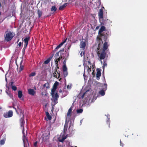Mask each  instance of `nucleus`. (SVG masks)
I'll return each instance as SVG.
<instances>
[{
	"label": "nucleus",
	"instance_id": "obj_1",
	"mask_svg": "<svg viewBox=\"0 0 147 147\" xmlns=\"http://www.w3.org/2000/svg\"><path fill=\"white\" fill-rule=\"evenodd\" d=\"M109 32L107 30L105 26H102L99 30L98 34L99 35V40H101L102 43V40L105 41L109 37Z\"/></svg>",
	"mask_w": 147,
	"mask_h": 147
},
{
	"label": "nucleus",
	"instance_id": "obj_2",
	"mask_svg": "<svg viewBox=\"0 0 147 147\" xmlns=\"http://www.w3.org/2000/svg\"><path fill=\"white\" fill-rule=\"evenodd\" d=\"M98 14L100 19V21L101 23V24L103 25H106L107 22L109 21L108 19L105 20L103 19V10L102 9H100Z\"/></svg>",
	"mask_w": 147,
	"mask_h": 147
},
{
	"label": "nucleus",
	"instance_id": "obj_3",
	"mask_svg": "<svg viewBox=\"0 0 147 147\" xmlns=\"http://www.w3.org/2000/svg\"><path fill=\"white\" fill-rule=\"evenodd\" d=\"M99 45L100 44H99V46L97 48V49L98 50L97 54L100 59H103L106 56V53L105 51L100 50Z\"/></svg>",
	"mask_w": 147,
	"mask_h": 147
},
{
	"label": "nucleus",
	"instance_id": "obj_4",
	"mask_svg": "<svg viewBox=\"0 0 147 147\" xmlns=\"http://www.w3.org/2000/svg\"><path fill=\"white\" fill-rule=\"evenodd\" d=\"M5 39L7 41L11 40L13 38V36L10 31H6L5 32Z\"/></svg>",
	"mask_w": 147,
	"mask_h": 147
},
{
	"label": "nucleus",
	"instance_id": "obj_5",
	"mask_svg": "<svg viewBox=\"0 0 147 147\" xmlns=\"http://www.w3.org/2000/svg\"><path fill=\"white\" fill-rule=\"evenodd\" d=\"M23 136L22 140L23 142L24 147H29V145L28 140L27 138L25 136V134L23 130L22 131Z\"/></svg>",
	"mask_w": 147,
	"mask_h": 147
},
{
	"label": "nucleus",
	"instance_id": "obj_6",
	"mask_svg": "<svg viewBox=\"0 0 147 147\" xmlns=\"http://www.w3.org/2000/svg\"><path fill=\"white\" fill-rule=\"evenodd\" d=\"M105 41V42L103 44V46L102 49H100V50L104 51H108L109 50V49L108 48V47L109 46V45L108 42Z\"/></svg>",
	"mask_w": 147,
	"mask_h": 147
},
{
	"label": "nucleus",
	"instance_id": "obj_7",
	"mask_svg": "<svg viewBox=\"0 0 147 147\" xmlns=\"http://www.w3.org/2000/svg\"><path fill=\"white\" fill-rule=\"evenodd\" d=\"M104 87L105 88L101 89L99 92V94L101 96H103L105 94V91L107 88V84H104Z\"/></svg>",
	"mask_w": 147,
	"mask_h": 147
},
{
	"label": "nucleus",
	"instance_id": "obj_8",
	"mask_svg": "<svg viewBox=\"0 0 147 147\" xmlns=\"http://www.w3.org/2000/svg\"><path fill=\"white\" fill-rule=\"evenodd\" d=\"M55 92L51 91V95L53 99H55V100H57L59 98V96L57 93L56 92L55 94Z\"/></svg>",
	"mask_w": 147,
	"mask_h": 147
},
{
	"label": "nucleus",
	"instance_id": "obj_9",
	"mask_svg": "<svg viewBox=\"0 0 147 147\" xmlns=\"http://www.w3.org/2000/svg\"><path fill=\"white\" fill-rule=\"evenodd\" d=\"M13 111L11 110H9L7 113H4L3 115L5 118L10 117L13 116Z\"/></svg>",
	"mask_w": 147,
	"mask_h": 147
},
{
	"label": "nucleus",
	"instance_id": "obj_10",
	"mask_svg": "<svg viewBox=\"0 0 147 147\" xmlns=\"http://www.w3.org/2000/svg\"><path fill=\"white\" fill-rule=\"evenodd\" d=\"M30 37H26L24 39V49H26L28 45V42L29 40H30Z\"/></svg>",
	"mask_w": 147,
	"mask_h": 147
},
{
	"label": "nucleus",
	"instance_id": "obj_11",
	"mask_svg": "<svg viewBox=\"0 0 147 147\" xmlns=\"http://www.w3.org/2000/svg\"><path fill=\"white\" fill-rule=\"evenodd\" d=\"M20 126L22 127H23V129H24V123L25 122L24 120V115H22V117H21V119L20 120Z\"/></svg>",
	"mask_w": 147,
	"mask_h": 147
},
{
	"label": "nucleus",
	"instance_id": "obj_12",
	"mask_svg": "<svg viewBox=\"0 0 147 147\" xmlns=\"http://www.w3.org/2000/svg\"><path fill=\"white\" fill-rule=\"evenodd\" d=\"M59 84V82H55L53 85V88L51 89V91H55L56 90L57 88V86Z\"/></svg>",
	"mask_w": 147,
	"mask_h": 147
},
{
	"label": "nucleus",
	"instance_id": "obj_13",
	"mask_svg": "<svg viewBox=\"0 0 147 147\" xmlns=\"http://www.w3.org/2000/svg\"><path fill=\"white\" fill-rule=\"evenodd\" d=\"M86 46V43L85 41H82L80 42V47L82 49L84 50Z\"/></svg>",
	"mask_w": 147,
	"mask_h": 147
},
{
	"label": "nucleus",
	"instance_id": "obj_14",
	"mask_svg": "<svg viewBox=\"0 0 147 147\" xmlns=\"http://www.w3.org/2000/svg\"><path fill=\"white\" fill-rule=\"evenodd\" d=\"M97 70L96 74V77L97 80H99V78L101 76V69L99 70L98 69Z\"/></svg>",
	"mask_w": 147,
	"mask_h": 147
},
{
	"label": "nucleus",
	"instance_id": "obj_15",
	"mask_svg": "<svg viewBox=\"0 0 147 147\" xmlns=\"http://www.w3.org/2000/svg\"><path fill=\"white\" fill-rule=\"evenodd\" d=\"M28 91L29 94L32 96L34 95L36 92L33 89L30 88L28 89Z\"/></svg>",
	"mask_w": 147,
	"mask_h": 147
},
{
	"label": "nucleus",
	"instance_id": "obj_16",
	"mask_svg": "<svg viewBox=\"0 0 147 147\" xmlns=\"http://www.w3.org/2000/svg\"><path fill=\"white\" fill-rule=\"evenodd\" d=\"M53 54L52 56L50 57H49L48 59L46 61H45L44 63V64H48L50 62L51 60V59L52 58H53Z\"/></svg>",
	"mask_w": 147,
	"mask_h": 147
},
{
	"label": "nucleus",
	"instance_id": "obj_17",
	"mask_svg": "<svg viewBox=\"0 0 147 147\" xmlns=\"http://www.w3.org/2000/svg\"><path fill=\"white\" fill-rule=\"evenodd\" d=\"M66 54V53H61L60 55L59 56V58H56L57 59H56V60H57V61H60L61 59L64 57V55Z\"/></svg>",
	"mask_w": 147,
	"mask_h": 147
},
{
	"label": "nucleus",
	"instance_id": "obj_18",
	"mask_svg": "<svg viewBox=\"0 0 147 147\" xmlns=\"http://www.w3.org/2000/svg\"><path fill=\"white\" fill-rule=\"evenodd\" d=\"M23 96V95L22 91L21 90H19L18 92V97L20 98H21Z\"/></svg>",
	"mask_w": 147,
	"mask_h": 147
},
{
	"label": "nucleus",
	"instance_id": "obj_19",
	"mask_svg": "<svg viewBox=\"0 0 147 147\" xmlns=\"http://www.w3.org/2000/svg\"><path fill=\"white\" fill-rule=\"evenodd\" d=\"M67 3H65L64 5L61 6H60L59 8V10H63V9L65 7L67 6Z\"/></svg>",
	"mask_w": 147,
	"mask_h": 147
},
{
	"label": "nucleus",
	"instance_id": "obj_20",
	"mask_svg": "<svg viewBox=\"0 0 147 147\" xmlns=\"http://www.w3.org/2000/svg\"><path fill=\"white\" fill-rule=\"evenodd\" d=\"M72 112V107H71L69 109L67 113V116H71V112Z\"/></svg>",
	"mask_w": 147,
	"mask_h": 147
},
{
	"label": "nucleus",
	"instance_id": "obj_21",
	"mask_svg": "<svg viewBox=\"0 0 147 147\" xmlns=\"http://www.w3.org/2000/svg\"><path fill=\"white\" fill-rule=\"evenodd\" d=\"M64 49H62L61 50H60L55 55V56L56 57V58L58 57L59 56V53H62V52H64Z\"/></svg>",
	"mask_w": 147,
	"mask_h": 147
},
{
	"label": "nucleus",
	"instance_id": "obj_22",
	"mask_svg": "<svg viewBox=\"0 0 147 147\" xmlns=\"http://www.w3.org/2000/svg\"><path fill=\"white\" fill-rule=\"evenodd\" d=\"M43 87L45 88V87H46V88L47 89L49 88V84L48 82H47L43 86Z\"/></svg>",
	"mask_w": 147,
	"mask_h": 147
},
{
	"label": "nucleus",
	"instance_id": "obj_23",
	"mask_svg": "<svg viewBox=\"0 0 147 147\" xmlns=\"http://www.w3.org/2000/svg\"><path fill=\"white\" fill-rule=\"evenodd\" d=\"M37 13L38 15V17L39 18L42 15V12L40 10L38 9V10Z\"/></svg>",
	"mask_w": 147,
	"mask_h": 147
},
{
	"label": "nucleus",
	"instance_id": "obj_24",
	"mask_svg": "<svg viewBox=\"0 0 147 147\" xmlns=\"http://www.w3.org/2000/svg\"><path fill=\"white\" fill-rule=\"evenodd\" d=\"M85 93L86 92L84 93L83 94H82L80 93L78 95L79 98H81L82 99L83 98Z\"/></svg>",
	"mask_w": 147,
	"mask_h": 147
},
{
	"label": "nucleus",
	"instance_id": "obj_25",
	"mask_svg": "<svg viewBox=\"0 0 147 147\" xmlns=\"http://www.w3.org/2000/svg\"><path fill=\"white\" fill-rule=\"evenodd\" d=\"M57 8L55 7V6L54 5L53 6L51 9V11H54V12H55L57 10Z\"/></svg>",
	"mask_w": 147,
	"mask_h": 147
},
{
	"label": "nucleus",
	"instance_id": "obj_26",
	"mask_svg": "<svg viewBox=\"0 0 147 147\" xmlns=\"http://www.w3.org/2000/svg\"><path fill=\"white\" fill-rule=\"evenodd\" d=\"M67 136H65L63 137L62 138L59 140V141L60 142H63L67 138Z\"/></svg>",
	"mask_w": 147,
	"mask_h": 147
},
{
	"label": "nucleus",
	"instance_id": "obj_27",
	"mask_svg": "<svg viewBox=\"0 0 147 147\" xmlns=\"http://www.w3.org/2000/svg\"><path fill=\"white\" fill-rule=\"evenodd\" d=\"M36 75V73L35 72H33L31 73L29 75V77H33L35 76Z\"/></svg>",
	"mask_w": 147,
	"mask_h": 147
},
{
	"label": "nucleus",
	"instance_id": "obj_28",
	"mask_svg": "<svg viewBox=\"0 0 147 147\" xmlns=\"http://www.w3.org/2000/svg\"><path fill=\"white\" fill-rule=\"evenodd\" d=\"M76 111L78 113H82L83 111V109H77Z\"/></svg>",
	"mask_w": 147,
	"mask_h": 147
},
{
	"label": "nucleus",
	"instance_id": "obj_29",
	"mask_svg": "<svg viewBox=\"0 0 147 147\" xmlns=\"http://www.w3.org/2000/svg\"><path fill=\"white\" fill-rule=\"evenodd\" d=\"M22 61H21V62L20 63V71H22L24 69V66L22 65Z\"/></svg>",
	"mask_w": 147,
	"mask_h": 147
},
{
	"label": "nucleus",
	"instance_id": "obj_30",
	"mask_svg": "<svg viewBox=\"0 0 147 147\" xmlns=\"http://www.w3.org/2000/svg\"><path fill=\"white\" fill-rule=\"evenodd\" d=\"M63 71H65L67 70V68L66 66V65H63Z\"/></svg>",
	"mask_w": 147,
	"mask_h": 147
},
{
	"label": "nucleus",
	"instance_id": "obj_31",
	"mask_svg": "<svg viewBox=\"0 0 147 147\" xmlns=\"http://www.w3.org/2000/svg\"><path fill=\"white\" fill-rule=\"evenodd\" d=\"M67 39V38H66V39L65 40H63V41L60 43V44L59 45H60V46H62L66 42V40Z\"/></svg>",
	"mask_w": 147,
	"mask_h": 147
},
{
	"label": "nucleus",
	"instance_id": "obj_32",
	"mask_svg": "<svg viewBox=\"0 0 147 147\" xmlns=\"http://www.w3.org/2000/svg\"><path fill=\"white\" fill-rule=\"evenodd\" d=\"M11 88L14 91H16L17 89L16 87L15 86H12L11 87Z\"/></svg>",
	"mask_w": 147,
	"mask_h": 147
},
{
	"label": "nucleus",
	"instance_id": "obj_33",
	"mask_svg": "<svg viewBox=\"0 0 147 147\" xmlns=\"http://www.w3.org/2000/svg\"><path fill=\"white\" fill-rule=\"evenodd\" d=\"M57 72L56 71H55V72L53 73V77H55L56 78H57Z\"/></svg>",
	"mask_w": 147,
	"mask_h": 147
},
{
	"label": "nucleus",
	"instance_id": "obj_34",
	"mask_svg": "<svg viewBox=\"0 0 147 147\" xmlns=\"http://www.w3.org/2000/svg\"><path fill=\"white\" fill-rule=\"evenodd\" d=\"M5 143V141L3 140H2L0 141V144L1 145H3Z\"/></svg>",
	"mask_w": 147,
	"mask_h": 147
},
{
	"label": "nucleus",
	"instance_id": "obj_35",
	"mask_svg": "<svg viewBox=\"0 0 147 147\" xmlns=\"http://www.w3.org/2000/svg\"><path fill=\"white\" fill-rule=\"evenodd\" d=\"M107 123L109 125V127H110V121L108 119V120H107Z\"/></svg>",
	"mask_w": 147,
	"mask_h": 147
},
{
	"label": "nucleus",
	"instance_id": "obj_36",
	"mask_svg": "<svg viewBox=\"0 0 147 147\" xmlns=\"http://www.w3.org/2000/svg\"><path fill=\"white\" fill-rule=\"evenodd\" d=\"M107 66V63H105V62H104V63H103V71L104 72V67H105V66Z\"/></svg>",
	"mask_w": 147,
	"mask_h": 147
},
{
	"label": "nucleus",
	"instance_id": "obj_37",
	"mask_svg": "<svg viewBox=\"0 0 147 147\" xmlns=\"http://www.w3.org/2000/svg\"><path fill=\"white\" fill-rule=\"evenodd\" d=\"M80 55L81 56V57H82L83 55H84V57L85 56V51H84L83 52L82 51L81 53H80Z\"/></svg>",
	"mask_w": 147,
	"mask_h": 147
},
{
	"label": "nucleus",
	"instance_id": "obj_38",
	"mask_svg": "<svg viewBox=\"0 0 147 147\" xmlns=\"http://www.w3.org/2000/svg\"><path fill=\"white\" fill-rule=\"evenodd\" d=\"M56 67L55 68V69L56 71H57V69L59 68V67L58 66V65H55Z\"/></svg>",
	"mask_w": 147,
	"mask_h": 147
},
{
	"label": "nucleus",
	"instance_id": "obj_39",
	"mask_svg": "<svg viewBox=\"0 0 147 147\" xmlns=\"http://www.w3.org/2000/svg\"><path fill=\"white\" fill-rule=\"evenodd\" d=\"M87 67H88L87 71L88 73H89L91 71V68L90 67H89L88 66H87Z\"/></svg>",
	"mask_w": 147,
	"mask_h": 147
},
{
	"label": "nucleus",
	"instance_id": "obj_40",
	"mask_svg": "<svg viewBox=\"0 0 147 147\" xmlns=\"http://www.w3.org/2000/svg\"><path fill=\"white\" fill-rule=\"evenodd\" d=\"M61 46H60V45H59L58 46H57V47L54 50V51H56L59 48L61 47Z\"/></svg>",
	"mask_w": 147,
	"mask_h": 147
},
{
	"label": "nucleus",
	"instance_id": "obj_41",
	"mask_svg": "<svg viewBox=\"0 0 147 147\" xmlns=\"http://www.w3.org/2000/svg\"><path fill=\"white\" fill-rule=\"evenodd\" d=\"M47 117L48 119L49 120H50L51 119L52 117H51V116H50V115Z\"/></svg>",
	"mask_w": 147,
	"mask_h": 147
},
{
	"label": "nucleus",
	"instance_id": "obj_42",
	"mask_svg": "<svg viewBox=\"0 0 147 147\" xmlns=\"http://www.w3.org/2000/svg\"><path fill=\"white\" fill-rule=\"evenodd\" d=\"M13 83H14L13 82H11L10 83V84H10V86L11 87H12V86H14V85H13Z\"/></svg>",
	"mask_w": 147,
	"mask_h": 147
},
{
	"label": "nucleus",
	"instance_id": "obj_43",
	"mask_svg": "<svg viewBox=\"0 0 147 147\" xmlns=\"http://www.w3.org/2000/svg\"><path fill=\"white\" fill-rule=\"evenodd\" d=\"M55 65H58V61H57V60L55 59Z\"/></svg>",
	"mask_w": 147,
	"mask_h": 147
},
{
	"label": "nucleus",
	"instance_id": "obj_44",
	"mask_svg": "<svg viewBox=\"0 0 147 147\" xmlns=\"http://www.w3.org/2000/svg\"><path fill=\"white\" fill-rule=\"evenodd\" d=\"M37 142H34V147H36L37 146Z\"/></svg>",
	"mask_w": 147,
	"mask_h": 147
},
{
	"label": "nucleus",
	"instance_id": "obj_45",
	"mask_svg": "<svg viewBox=\"0 0 147 147\" xmlns=\"http://www.w3.org/2000/svg\"><path fill=\"white\" fill-rule=\"evenodd\" d=\"M53 100L55 104H56L58 103V102L57 101V100H55V99H53Z\"/></svg>",
	"mask_w": 147,
	"mask_h": 147
},
{
	"label": "nucleus",
	"instance_id": "obj_46",
	"mask_svg": "<svg viewBox=\"0 0 147 147\" xmlns=\"http://www.w3.org/2000/svg\"><path fill=\"white\" fill-rule=\"evenodd\" d=\"M46 115L47 116V117L50 115H49V113L47 112H46Z\"/></svg>",
	"mask_w": 147,
	"mask_h": 147
},
{
	"label": "nucleus",
	"instance_id": "obj_47",
	"mask_svg": "<svg viewBox=\"0 0 147 147\" xmlns=\"http://www.w3.org/2000/svg\"><path fill=\"white\" fill-rule=\"evenodd\" d=\"M22 45V42H20L18 43V46L19 47H20Z\"/></svg>",
	"mask_w": 147,
	"mask_h": 147
},
{
	"label": "nucleus",
	"instance_id": "obj_48",
	"mask_svg": "<svg viewBox=\"0 0 147 147\" xmlns=\"http://www.w3.org/2000/svg\"><path fill=\"white\" fill-rule=\"evenodd\" d=\"M66 61L65 60H64L63 62V65H66Z\"/></svg>",
	"mask_w": 147,
	"mask_h": 147
},
{
	"label": "nucleus",
	"instance_id": "obj_49",
	"mask_svg": "<svg viewBox=\"0 0 147 147\" xmlns=\"http://www.w3.org/2000/svg\"><path fill=\"white\" fill-rule=\"evenodd\" d=\"M20 112L21 113H22L23 115H24L22 110L20 109Z\"/></svg>",
	"mask_w": 147,
	"mask_h": 147
},
{
	"label": "nucleus",
	"instance_id": "obj_50",
	"mask_svg": "<svg viewBox=\"0 0 147 147\" xmlns=\"http://www.w3.org/2000/svg\"><path fill=\"white\" fill-rule=\"evenodd\" d=\"M57 74H58V77H57V78H59V76H60V74H59V73H58V72L57 71Z\"/></svg>",
	"mask_w": 147,
	"mask_h": 147
},
{
	"label": "nucleus",
	"instance_id": "obj_51",
	"mask_svg": "<svg viewBox=\"0 0 147 147\" xmlns=\"http://www.w3.org/2000/svg\"><path fill=\"white\" fill-rule=\"evenodd\" d=\"M25 49H24V48H23V50H22V51H25Z\"/></svg>",
	"mask_w": 147,
	"mask_h": 147
},
{
	"label": "nucleus",
	"instance_id": "obj_52",
	"mask_svg": "<svg viewBox=\"0 0 147 147\" xmlns=\"http://www.w3.org/2000/svg\"><path fill=\"white\" fill-rule=\"evenodd\" d=\"M13 108L14 109H15V110H16V108H15V107H13Z\"/></svg>",
	"mask_w": 147,
	"mask_h": 147
},
{
	"label": "nucleus",
	"instance_id": "obj_53",
	"mask_svg": "<svg viewBox=\"0 0 147 147\" xmlns=\"http://www.w3.org/2000/svg\"><path fill=\"white\" fill-rule=\"evenodd\" d=\"M98 28H99L98 26H97V27H96V29H98Z\"/></svg>",
	"mask_w": 147,
	"mask_h": 147
},
{
	"label": "nucleus",
	"instance_id": "obj_54",
	"mask_svg": "<svg viewBox=\"0 0 147 147\" xmlns=\"http://www.w3.org/2000/svg\"><path fill=\"white\" fill-rule=\"evenodd\" d=\"M92 74L93 75H94V73L93 72H92Z\"/></svg>",
	"mask_w": 147,
	"mask_h": 147
},
{
	"label": "nucleus",
	"instance_id": "obj_55",
	"mask_svg": "<svg viewBox=\"0 0 147 147\" xmlns=\"http://www.w3.org/2000/svg\"><path fill=\"white\" fill-rule=\"evenodd\" d=\"M67 88H69V85H68V86H67Z\"/></svg>",
	"mask_w": 147,
	"mask_h": 147
},
{
	"label": "nucleus",
	"instance_id": "obj_56",
	"mask_svg": "<svg viewBox=\"0 0 147 147\" xmlns=\"http://www.w3.org/2000/svg\"><path fill=\"white\" fill-rule=\"evenodd\" d=\"M61 92V90L60 91H59L60 92Z\"/></svg>",
	"mask_w": 147,
	"mask_h": 147
},
{
	"label": "nucleus",
	"instance_id": "obj_57",
	"mask_svg": "<svg viewBox=\"0 0 147 147\" xmlns=\"http://www.w3.org/2000/svg\"><path fill=\"white\" fill-rule=\"evenodd\" d=\"M1 12H0V16L1 15Z\"/></svg>",
	"mask_w": 147,
	"mask_h": 147
},
{
	"label": "nucleus",
	"instance_id": "obj_58",
	"mask_svg": "<svg viewBox=\"0 0 147 147\" xmlns=\"http://www.w3.org/2000/svg\"><path fill=\"white\" fill-rule=\"evenodd\" d=\"M5 80L7 81V78H5Z\"/></svg>",
	"mask_w": 147,
	"mask_h": 147
},
{
	"label": "nucleus",
	"instance_id": "obj_59",
	"mask_svg": "<svg viewBox=\"0 0 147 147\" xmlns=\"http://www.w3.org/2000/svg\"><path fill=\"white\" fill-rule=\"evenodd\" d=\"M65 126H64V129H65Z\"/></svg>",
	"mask_w": 147,
	"mask_h": 147
},
{
	"label": "nucleus",
	"instance_id": "obj_60",
	"mask_svg": "<svg viewBox=\"0 0 147 147\" xmlns=\"http://www.w3.org/2000/svg\"><path fill=\"white\" fill-rule=\"evenodd\" d=\"M67 127H66V129H67Z\"/></svg>",
	"mask_w": 147,
	"mask_h": 147
},
{
	"label": "nucleus",
	"instance_id": "obj_61",
	"mask_svg": "<svg viewBox=\"0 0 147 147\" xmlns=\"http://www.w3.org/2000/svg\"><path fill=\"white\" fill-rule=\"evenodd\" d=\"M74 147H77V146H75Z\"/></svg>",
	"mask_w": 147,
	"mask_h": 147
},
{
	"label": "nucleus",
	"instance_id": "obj_62",
	"mask_svg": "<svg viewBox=\"0 0 147 147\" xmlns=\"http://www.w3.org/2000/svg\"><path fill=\"white\" fill-rule=\"evenodd\" d=\"M1 109V108H0V109Z\"/></svg>",
	"mask_w": 147,
	"mask_h": 147
}]
</instances>
